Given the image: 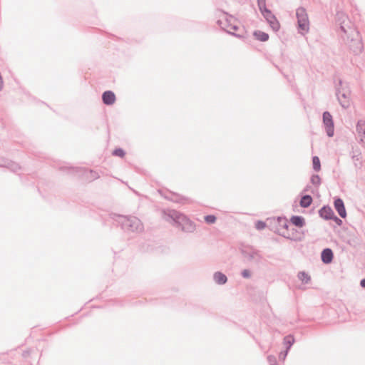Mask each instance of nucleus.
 <instances>
[{
	"instance_id": "obj_1",
	"label": "nucleus",
	"mask_w": 365,
	"mask_h": 365,
	"mask_svg": "<svg viewBox=\"0 0 365 365\" xmlns=\"http://www.w3.org/2000/svg\"><path fill=\"white\" fill-rule=\"evenodd\" d=\"M162 217L167 221H173L174 225L180 228L182 232L192 233L195 230V224L178 211L163 210Z\"/></svg>"
},
{
	"instance_id": "obj_2",
	"label": "nucleus",
	"mask_w": 365,
	"mask_h": 365,
	"mask_svg": "<svg viewBox=\"0 0 365 365\" xmlns=\"http://www.w3.org/2000/svg\"><path fill=\"white\" fill-rule=\"evenodd\" d=\"M113 219L125 232L138 233L144 229L141 221L135 216L115 215Z\"/></svg>"
},
{
	"instance_id": "obj_3",
	"label": "nucleus",
	"mask_w": 365,
	"mask_h": 365,
	"mask_svg": "<svg viewBox=\"0 0 365 365\" xmlns=\"http://www.w3.org/2000/svg\"><path fill=\"white\" fill-rule=\"evenodd\" d=\"M239 250L242 256L249 262L259 263L262 259L260 252L254 247L248 245H241Z\"/></svg>"
},
{
	"instance_id": "obj_4",
	"label": "nucleus",
	"mask_w": 365,
	"mask_h": 365,
	"mask_svg": "<svg viewBox=\"0 0 365 365\" xmlns=\"http://www.w3.org/2000/svg\"><path fill=\"white\" fill-rule=\"evenodd\" d=\"M299 33L304 34L309 31V21L306 9L299 7L296 11Z\"/></svg>"
},
{
	"instance_id": "obj_5",
	"label": "nucleus",
	"mask_w": 365,
	"mask_h": 365,
	"mask_svg": "<svg viewBox=\"0 0 365 365\" xmlns=\"http://www.w3.org/2000/svg\"><path fill=\"white\" fill-rule=\"evenodd\" d=\"M264 18L274 31H278L280 29V24L276 16L272 14V11L267 8L260 11Z\"/></svg>"
},
{
	"instance_id": "obj_6",
	"label": "nucleus",
	"mask_w": 365,
	"mask_h": 365,
	"mask_svg": "<svg viewBox=\"0 0 365 365\" xmlns=\"http://www.w3.org/2000/svg\"><path fill=\"white\" fill-rule=\"evenodd\" d=\"M322 120L327 135L329 137H332L334 134V124L332 115L329 111L323 113Z\"/></svg>"
},
{
	"instance_id": "obj_7",
	"label": "nucleus",
	"mask_w": 365,
	"mask_h": 365,
	"mask_svg": "<svg viewBox=\"0 0 365 365\" xmlns=\"http://www.w3.org/2000/svg\"><path fill=\"white\" fill-rule=\"evenodd\" d=\"M336 96L337 100L341 105V106L344 108H349V96L350 92L346 91L345 93H341V89L339 87L336 88Z\"/></svg>"
},
{
	"instance_id": "obj_8",
	"label": "nucleus",
	"mask_w": 365,
	"mask_h": 365,
	"mask_svg": "<svg viewBox=\"0 0 365 365\" xmlns=\"http://www.w3.org/2000/svg\"><path fill=\"white\" fill-rule=\"evenodd\" d=\"M233 18L232 16H225V20L219 19L217 20V23L220 26V28L225 31H226L228 34L237 36V37H241V35L235 34L232 31H230L229 29H231V26H232L233 23Z\"/></svg>"
},
{
	"instance_id": "obj_9",
	"label": "nucleus",
	"mask_w": 365,
	"mask_h": 365,
	"mask_svg": "<svg viewBox=\"0 0 365 365\" xmlns=\"http://www.w3.org/2000/svg\"><path fill=\"white\" fill-rule=\"evenodd\" d=\"M279 234L292 241L298 242L302 240L301 234L294 227H289L288 231H281Z\"/></svg>"
},
{
	"instance_id": "obj_10",
	"label": "nucleus",
	"mask_w": 365,
	"mask_h": 365,
	"mask_svg": "<svg viewBox=\"0 0 365 365\" xmlns=\"http://www.w3.org/2000/svg\"><path fill=\"white\" fill-rule=\"evenodd\" d=\"M334 209L341 218H345L346 217V210L344 202L341 198L336 197L334 200Z\"/></svg>"
},
{
	"instance_id": "obj_11",
	"label": "nucleus",
	"mask_w": 365,
	"mask_h": 365,
	"mask_svg": "<svg viewBox=\"0 0 365 365\" xmlns=\"http://www.w3.org/2000/svg\"><path fill=\"white\" fill-rule=\"evenodd\" d=\"M356 133L359 137V143L365 147V120H359L356 127Z\"/></svg>"
},
{
	"instance_id": "obj_12",
	"label": "nucleus",
	"mask_w": 365,
	"mask_h": 365,
	"mask_svg": "<svg viewBox=\"0 0 365 365\" xmlns=\"http://www.w3.org/2000/svg\"><path fill=\"white\" fill-rule=\"evenodd\" d=\"M115 100V95L112 91H106L102 94V101L106 106L113 105Z\"/></svg>"
},
{
	"instance_id": "obj_13",
	"label": "nucleus",
	"mask_w": 365,
	"mask_h": 365,
	"mask_svg": "<svg viewBox=\"0 0 365 365\" xmlns=\"http://www.w3.org/2000/svg\"><path fill=\"white\" fill-rule=\"evenodd\" d=\"M334 259V253L331 249L324 248L321 252V259L324 264H330Z\"/></svg>"
},
{
	"instance_id": "obj_14",
	"label": "nucleus",
	"mask_w": 365,
	"mask_h": 365,
	"mask_svg": "<svg viewBox=\"0 0 365 365\" xmlns=\"http://www.w3.org/2000/svg\"><path fill=\"white\" fill-rule=\"evenodd\" d=\"M334 212L333 210L329 205H324L319 210V216L326 220H331L332 216H334Z\"/></svg>"
},
{
	"instance_id": "obj_15",
	"label": "nucleus",
	"mask_w": 365,
	"mask_h": 365,
	"mask_svg": "<svg viewBox=\"0 0 365 365\" xmlns=\"http://www.w3.org/2000/svg\"><path fill=\"white\" fill-rule=\"evenodd\" d=\"M351 158L354 161V167L360 169L362 167L361 153L359 150H353L351 153Z\"/></svg>"
},
{
	"instance_id": "obj_16",
	"label": "nucleus",
	"mask_w": 365,
	"mask_h": 365,
	"mask_svg": "<svg viewBox=\"0 0 365 365\" xmlns=\"http://www.w3.org/2000/svg\"><path fill=\"white\" fill-rule=\"evenodd\" d=\"M290 222L292 225L297 227H303L305 225V220L302 216L293 215L290 219Z\"/></svg>"
},
{
	"instance_id": "obj_17",
	"label": "nucleus",
	"mask_w": 365,
	"mask_h": 365,
	"mask_svg": "<svg viewBox=\"0 0 365 365\" xmlns=\"http://www.w3.org/2000/svg\"><path fill=\"white\" fill-rule=\"evenodd\" d=\"M215 282L220 285L225 284L227 282V276L221 272H216L213 274Z\"/></svg>"
},
{
	"instance_id": "obj_18",
	"label": "nucleus",
	"mask_w": 365,
	"mask_h": 365,
	"mask_svg": "<svg viewBox=\"0 0 365 365\" xmlns=\"http://www.w3.org/2000/svg\"><path fill=\"white\" fill-rule=\"evenodd\" d=\"M294 343V338L292 335H287L284 338V344L286 346V351H284V358H286L289 350Z\"/></svg>"
},
{
	"instance_id": "obj_19",
	"label": "nucleus",
	"mask_w": 365,
	"mask_h": 365,
	"mask_svg": "<svg viewBox=\"0 0 365 365\" xmlns=\"http://www.w3.org/2000/svg\"><path fill=\"white\" fill-rule=\"evenodd\" d=\"M313 199L310 195H303L299 201V205L303 208L309 207L312 203Z\"/></svg>"
},
{
	"instance_id": "obj_20",
	"label": "nucleus",
	"mask_w": 365,
	"mask_h": 365,
	"mask_svg": "<svg viewBox=\"0 0 365 365\" xmlns=\"http://www.w3.org/2000/svg\"><path fill=\"white\" fill-rule=\"evenodd\" d=\"M253 35L257 40L262 42H265L269 39L268 34L259 30L255 31Z\"/></svg>"
},
{
	"instance_id": "obj_21",
	"label": "nucleus",
	"mask_w": 365,
	"mask_h": 365,
	"mask_svg": "<svg viewBox=\"0 0 365 365\" xmlns=\"http://www.w3.org/2000/svg\"><path fill=\"white\" fill-rule=\"evenodd\" d=\"M278 223L279 227L283 230L282 231H288L289 230L290 225L286 218L279 217Z\"/></svg>"
},
{
	"instance_id": "obj_22",
	"label": "nucleus",
	"mask_w": 365,
	"mask_h": 365,
	"mask_svg": "<svg viewBox=\"0 0 365 365\" xmlns=\"http://www.w3.org/2000/svg\"><path fill=\"white\" fill-rule=\"evenodd\" d=\"M298 279L304 284H308L311 280L310 276L305 272H299L297 274Z\"/></svg>"
},
{
	"instance_id": "obj_23",
	"label": "nucleus",
	"mask_w": 365,
	"mask_h": 365,
	"mask_svg": "<svg viewBox=\"0 0 365 365\" xmlns=\"http://www.w3.org/2000/svg\"><path fill=\"white\" fill-rule=\"evenodd\" d=\"M312 165L314 171L319 172L321 170V163L319 157L314 156L312 158Z\"/></svg>"
},
{
	"instance_id": "obj_24",
	"label": "nucleus",
	"mask_w": 365,
	"mask_h": 365,
	"mask_svg": "<svg viewBox=\"0 0 365 365\" xmlns=\"http://www.w3.org/2000/svg\"><path fill=\"white\" fill-rule=\"evenodd\" d=\"M310 182L313 185H314L317 187H319V185L322 183V180L319 175L317 174H314L311 176Z\"/></svg>"
},
{
	"instance_id": "obj_25",
	"label": "nucleus",
	"mask_w": 365,
	"mask_h": 365,
	"mask_svg": "<svg viewBox=\"0 0 365 365\" xmlns=\"http://www.w3.org/2000/svg\"><path fill=\"white\" fill-rule=\"evenodd\" d=\"M165 198H166V199H168L169 200L173 201V202H181L182 201V200H183L179 195H173V194H172V197L165 195Z\"/></svg>"
},
{
	"instance_id": "obj_26",
	"label": "nucleus",
	"mask_w": 365,
	"mask_h": 365,
	"mask_svg": "<svg viewBox=\"0 0 365 365\" xmlns=\"http://www.w3.org/2000/svg\"><path fill=\"white\" fill-rule=\"evenodd\" d=\"M113 155L115 156H118V157L123 158L125 156V152L122 148H115L113 151Z\"/></svg>"
},
{
	"instance_id": "obj_27",
	"label": "nucleus",
	"mask_w": 365,
	"mask_h": 365,
	"mask_svg": "<svg viewBox=\"0 0 365 365\" xmlns=\"http://www.w3.org/2000/svg\"><path fill=\"white\" fill-rule=\"evenodd\" d=\"M216 217L213 215H207L206 216H205V221L207 223V224H213L216 222Z\"/></svg>"
},
{
	"instance_id": "obj_28",
	"label": "nucleus",
	"mask_w": 365,
	"mask_h": 365,
	"mask_svg": "<svg viewBox=\"0 0 365 365\" xmlns=\"http://www.w3.org/2000/svg\"><path fill=\"white\" fill-rule=\"evenodd\" d=\"M336 87L341 89V93H345L346 91L350 92L349 88L343 85V81L341 79L339 80V84L336 86Z\"/></svg>"
},
{
	"instance_id": "obj_29",
	"label": "nucleus",
	"mask_w": 365,
	"mask_h": 365,
	"mask_svg": "<svg viewBox=\"0 0 365 365\" xmlns=\"http://www.w3.org/2000/svg\"><path fill=\"white\" fill-rule=\"evenodd\" d=\"M266 227V223L263 221L258 220L255 224V227L258 230H262Z\"/></svg>"
},
{
	"instance_id": "obj_30",
	"label": "nucleus",
	"mask_w": 365,
	"mask_h": 365,
	"mask_svg": "<svg viewBox=\"0 0 365 365\" xmlns=\"http://www.w3.org/2000/svg\"><path fill=\"white\" fill-rule=\"evenodd\" d=\"M257 1L260 11L264 10V8H267L266 0H257Z\"/></svg>"
},
{
	"instance_id": "obj_31",
	"label": "nucleus",
	"mask_w": 365,
	"mask_h": 365,
	"mask_svg": "<svg viewBox=\"0 0 365 365\" xmlns=\"http://www.w3.org/2000/svg\"><path fill=\"white\" fill-rule=\"evenodd\" d=\"M267 360L270 365H277L276 357L273 355H269L267 356Z\"/></svg>"
},
{
	"instance_id": "obj_32",
	"label": "nucleus",
	"mask_w": 365,
	"mask_h": 365,
	"mask_svg": "<svg viewBox=\"0 0 365 365\" xmlns=\"http://www.w3.org/2000/svg\"><path fill=\"white\" fill-rule=\"evenodd\" d=\"M241 275L242 277L248 279L251 277V272L249 269H245L242 271Z\"/></svg>"
},
{
	"instance_id": "obj_33",
	"label": "nucleus",
	"mask_w": 365,
	"mask_h": 365,
	"mask_svg": "<svg viewBox=\"0 0 365 365\" xmlns=\"http://www.w3.org/2000/svg\"><path fill=\"white\" fill-rule=\"evenodd\" d=\"M337 225L341 226L343 223L342 220L334 214L331 219Z\"/></svg>"
},
{
	"instance_id": "obj_34",
	"label": "nucleus",
	"mask_w": 365,
	"mask_h": 365,
	"mask_svg": "<svg viewBox=\"0 0 365 365\" xmlns=\"http://www.w3.org/2000/svg\"><path fill=\"white\" fill-rule=\"evenodd\" d=\"M90 173H91V178L94 180V179H97L99 178V175L98 174V173H96V171H93V170H90Z\"/></svg>"
},
{
	"instance_id": "obj_35",
	"label": "nucleus",
	"mask_w": 365,
	"mask_h": 365,
	"mask_svg": "<svg viewBox=\"0 0 365 365\" xmlns=\"http://www.w3.org/2000/svg\"><path fill=\"white\" fill-rule=\"evenodd\" d=\"M311 191L312 193H314V191L311 190V186L307 185L303 190V192H309Z\"/></svg>"
},
{
	"instance_id": "obj_36",
	"label": "nucleus",
	"mask_w": 365,
	"mask_h": 365,
	"mask_svg": "<svg viewBox=\"0 0 365 365\" xmlns=\"http://www.w3.org/2000/svg\"><path fill=\"white\" fill-rule=\"evenodd\" d=\"M360 285L365 289V278L362 279L360 282Z\"/></svg>"
},
{
	"instance_id": "obj_37",
	"label": "nucleus",
	"mask_w": 365,
	"mask_h": 365,
	"mask_svg": "<svg viewBox=\"0 0 365 365\" xmlns=\"http://www.w3.org/2000/svg\"><path fill=\"white\" fill-rule=\"evenodd\" d=\"M230 29L236 31L238 29V26L233 24Z\"/></svg>"
},
{
	"instance_id": "obj_38",
	"label": "nucleus",
	"mask_w": 365,
	"mask_h": 365,
	"mask_svg": "<svg viewBox=\"0 0 365 365\" xmlns=\"http://www.w3.org/2000/svg\"><path fill=\"white\" fill-rule=\"evenodd\" d=\"M284 352H281L279 354V359L284 360L285 359V358H284Z\"/></svg>"
},
{
	"instance_id": "obj_39",
	"label": "nucleus",
	"mask_w": 365,
	"mask_h": 365,
	"mask_svg": "<svg viewBox=\"0 0 365 365\" xmlns=\"http://www.w3.org/2000/svg\"><path fill=\"white\" fill-rule=\"evenodd\" d=\"M3 86H4V81H0V91L3 89Z\"/></svg>"
},
{
	"instance_id": "obj_40",
	"label": "nucleus",
	"mask_w": 365,
	"mask_h": 365,
	"mask_svg": "<svg viewBox=\"0 0 365 365\" xmlns=\"http://www.w3.org/2000/svg\"><path fill=\"white\" fill-rule=\"evenodd\" d=\"M340 29H341V30L344 33H346V30H345V29H344V27L343 26H340Z\"/></svg>"
}]
</instances>
